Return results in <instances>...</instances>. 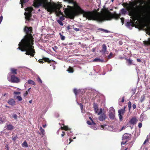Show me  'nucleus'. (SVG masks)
<instances>
[{
    "instance_id": "37998d69",
    "label": "nucleus",
    "mask_w": 150,
    "mask_h": 150,
    "mask_svg": "<svg viewBox=\"0 0 150 150\" xmlns=\"http://www.w3.org/2000/svg\"><path fill=\"white\" fill-rule=\"evenodd\" d=\"M65 135V132H64L63 131L62 132V133L61 134V136L62 137H63Z\"/></svg>"
},
{
    "instance_id": "f257e3e1",
    "label": "nucleus",
    "mask_w": 150,
    "mask_h": 150,
    "mask_svg": "<svg viewBox=\"0 0 150 150\" xmlns=\"http://www.w3.org/2000/svg\"><path fill=\"white\" fill-rule=\"evenodd\" d=\"M63 9L65 17L70 19H74L75 16L80 14H82L83 17L86 19H112L115 17L114 14L105 8L102 9L100 13L98 12L96 10L92 11H84L78 6L74 10L64 8Z\"/></svg>"
},
{
    "instance_id": "2eb2a0df",
    "label": "nucleus",
    "mask_w": 150,
    "mask_h": 150,
    "mask_svg": "<svg viewBox=\"0 0 150 150\" xmlns=\"http://www.w3.org/2000/svg\"><path fill=\"white\" fill-rule=\"evenodd\" d=\"M93 108L96 113H97L98 110V107L97 105L95 103L93 104Z\"/></svg>"
},
{
    "instance_id": "4c0bfd02",
    "label": "nucleus",
    "mask_w": 150,
    "mask_h": 150,
    "mask_svg": "<svg viewBox=\"0 0 150 150\" xmlns=\"http://www.w3.org/2000/svg\"><path fill=\"white\" fill-rule=\"evenodd\" d=\"M74 30H75L76 31H79V29L78 28H74Z\"/></svg>"
},
{
    "instance_id": "4468645a",
    "label": "nucleus",
    "mask_w": 150,
    "mask_h": 150,
    "mask_svg": "<svg viewBox=\"0 0 150 150\" xmlns=\"http://www.w3.org/2000/svg\"><path fill=\"white\" fill-rule=\"evenodd\" d=\"M96 20V21L99 23H101L105 21V20H110V19H93Z\"/></svg>"
},
{
    "instance_id": "c85d7f7f",
    "label": "nucleus",
    "mask_w": 150,
    "mask_h": 150,
    "mask_svg": "<svg viewBox=\"0 0 150 150\" xmlns=\"http://www.w3.org/2000/svg\"><path fill=\"white\" fill-rule=\"evenodd\" d=\"M113 54L112 52H111L110 54H109L108 56V59H110L112 58L113 57Z\"/></svg>"
},
{
    "instance_id": "f03ea898",
    "label": "nucleus",
    "mask_w": 150,
    "mask_h": 150,
    "mask_svg": "<svg viewBox=\"0 0 150 150\" xmlns=\"http://www.w3.org/2000/svg\"><path fill=\"white\" fill-rule=\"evenodd\" d=\"M24 30L26 35L19 42L18 45L19 47L17 49L20 50L22 52L25 51V54L33 57L35 52L33 49L34 48L33 45V38L31 34V28L26 26Z\"/></svg>"
},
{
    "instance_id": "4be33fe9",
    "label": "nucleus",
    "mask_w": 150,
    "mask_h": 150,
    "mask_svg": "<svg viewBox=\"0 0 150 150\" xmlns=\"http://www.w3.org/2000/svg\"><path fill=\"white\" fill-rule=\"evenodd\" d=\"M100 67L99 66H97L94 68V70L97 73H98L100 69Z\"/></svg>"
},
{
    "instance_id": "680f3d73",
    "label": "nucleus",
    "mask_w": 150,
    "mask_h": 150,
    "mask_svg": "<svg viewBox=\"0 0 150 150\" xmlns=\"http://www.w3.org/2000/svg\"><path fill=\"white\" fill-rule=\"evenodd\" d=\"M113 1H114V0H111V1L112 2H113Z\"/></svg>"
},
{
    "instance_id": "5701e85b",
    "label": "nucleus",
    "mask_w": 150,
    "mask_h": 150,
    "mask_svg": "<svg viewBox=\"0 0 150 150\" xmlns=\"http://www.w3.org/2000/svg\"><path fill=\"white\" fill-rule=\"evenodd\" d=\"M67 71H68L69 73H72L74 72V70L73 68L71 67H69L68 69H67Z\"/></svg>"
},
{
    "instance_id": "b1692460",
    "label": "nucleus",
    "mask_w": 150,
    "mask_h": 150,
    "mask_svg": "<svg viewBox=\"0 0 150 150\" xmlns=\"http://www.w3.org/2000/svg\"><path fill=\"white\" fill-rule=\"evenodd\" d=\"M64 20V19H58L57 22L60 25L62 26L63 24L62 22V21Z\"/></svg>"
},
{
    "instance_id": "cd10ccee",
    "label": "nucleus",
    "mask_w": 150,
    "mask_h": 150,
    "mask_svg": "<svg viewBox=\"0 0 150 150\" xmlns=\"http://www.w3.org/2000/svg\"><path fill=\"white\" fill-rule=\"evenodd\" d=\"M59 35H60V38L62 40H64L65 39V37L62 35L61 33H59Z\"/></svg>"
},
{
    "instance_id": "423d86ee",
    "label": "nucleus",
    "mask_w": 150,
    "mask_h": 150,
    "mask_svg": "<svg viewBox=\"0 0 150 150\" xmlns=\"http://www.w3.org/2000/svg\"><path fill=\"white\" fill-rule=\"evenodd\" d=\"M98 115H99L98 119L100 121H103L106 118L105 114L103 112L102 109L101 108L100 109V111L98 113Z\"/></svg>"
},
{
    "instance_id": "ddd939ff",
    "label": "nucleus",
    "mask_w": 150,
    "mask_h": 150,
    "mask_svg": "<svg viewBox=\"0 0 150 150\" xmlns=\"http://www.w3.org/2000/svg\"><path fill=\"white\" fill-rule=\"evenodd\" d=\"M29 0H21L20 4L21 5V8H23L24 4L27 2Z\"/></svg>"
},
{
    "instance_id": "774afa93",
    "label": "nucleus",
    "mask_w": 150,
    "mask_h": 150,
    "mask_svg": "<svg viewBox=\"0 0 150 150\" xmlns=\"http://www.w3.org/2000/svg\"><path fill=\"white\" fill-rule=\"evenodd\" d=\"M120 11H122V9H121V10H120Z\"/></svg>"
},
{
    "instance_id": "c03bdc74",
    "label": "nucleus",
    "mask_w": 150,
    "mask_h": 150,
    "mask_svg": "<svg viewBox=\"0 0 150 150\" xmlns=\"http://www.w3.org/2000/svg\"><path fill=\"white\" fill-rule=\"evenodd\" d=\"M38 62H39L40 63H42L43 62V61L42 59H39L38 60Z\"/></svg>"
},
{
    "instance_id": "e2e57ef3",
    "label": "nucleus",
    "mask_w": 150,
    "mask_h": 150,
    "mask_svg": "<svg viewBox=\"0 0 150 150\" xmlns=\"http://www.w3.org/2000/svg\"><path fill=\"white\" fill-rule=\"evenodd\" d=\"M6 107H8V106H7V105H6L5 106Z\"/></svg>"
},
{
    "instance_id": "13d9d810",
    "label": "nucleus",
    "mask_w": 150,
    "mask_h": 150,
    "mask_svg": "<svg viewBox=\"0 0 150 150\" xmlns=\"http://www.w3.org/2000/svg\"><path fill=\"white\" fill-rule=\"evenodd\" d=\"M6 93H5L4 94V95H3V96H6Z\"/></svg>"
},
{
    "instance_id": "dca6fc26",
    "label": "nucleus",
    "mask_w": 150,
    "mask_h": 150,
    "mask_svg": "<svg viewBox=\"0 0 150 150\" xmlns=\"http://www.w3.org/2000/svg\"><path fill=\"white\" fill-rule=\"evenodd\" d=\"M118 112L120 119V120H121L122 119V115H121L122 114V109H121L120 110H119L118 111Z\"/></svg>"
},
{
    "instance_id": "f704fd0d",
    "label": "nucleus",
    "mask_w": 150,
    "mask_h": 150,
    "mask_svg": "<svg viewBox=\"0 0 150 150\" xmlns=\"http://www.w3.org/2000/svg\"><path fill=\"white\" fill-rule=\"evenodd\" d=\"M17 98L19 101H21L22 100V98L20 96H18L17 97Z\"/></svg>"
},
{
    "instance_id": "49530a36",
    "label": "nucleus",
    "mask_w": 150,
    "mask_h": 150,
    "mask_svg": "<svg viewBox=\"0 0 150 150\" xmlns=\"http://www.w3.org/2000/svg\"><path fill=\"white\" fill-rule=\"evenodd\" d=\"M15 94H18L20 93L19 92H14Z\"/></svg>"
},
{
    "instance_id": "f3484780",
    "label": "nucleus",
    "mask_w": 150,
    "mask_h": 150,
    "mask_svg": "<svg viewBox=\"0 0 150 150\" xmlns=\"http://www.w3.org/2000/svg\"><path fill=\"white\" fill-rule=\"evenodd\" d=\"M22 146L23 147H28V144L26 141H24L23 142L22 144Z\"/></svg>"
},
{
    "instance_id": "3c124183",
    "label": "nucleus",
    "mask_w": 150,
    "mask_h": 150,
    "mask_svg": "<svg viewBox=\"0 0 150 150\" xmlns=\"http://www.w3.org/2000/svg\"><path fill=\"white\" fill-rule=\"evenodd\" d=\"M32 102V100H31L29 101V103H31Z\"/></svg>"
},
{
    "instance_id": "1a4fd4ad",
    "label": "nucleus",
    "mask_w": 150,
    "mask_h": 150,
    "mask_svg": "<svg viewBox=\"0 0 150 150\" xmlns=\"http://www.w3.org/2000/svg\"><path fill=\"white\" fill-rule=\"evenodd\" d=\"M7 102L9 105L12 106H13L15 105V101L12 98L8 100Z\"/></svg>"
},
{
    "instance_id": "5fc2aeb1",
    "label": "nucleus",
    "mask_w": 150,
    "mask_h": 150,
    "mask_svg": "<svg viewBox=\"0 0 150 150\" xmlns=\"http://www.w3.org/2000/svg\"><path fill=\"white\" fill-rule=\"evenodd\" d=\"M2 21V19H0V24H1Z\"/></svg>"
},
{
    "instance_id": "412c9836",
    "label": "nucleus",
    "mask_w": 150,
    "mask_h": 150,
    "mask_svg": "<svg viewBox=\"0 0 150 150\" xmlns=\"http://www.w3.org/2000/svg\"><path fill=\"white\" fill-rule=\"evenodd\" d=\"M107 126H108L105 125H101L100 127V129H101L105 130L107 128Z\"/></svg>"
},
{
    "instance_id": "9b49d317",
    "label": "nucleus",
    "mask_w": 150,
    "mask_h": 150,
    "mask_svg": "<svg viewBox=\"0 0 150 150\" xmlns=\"http://www.w3.org/2000/svg\"><path fill=\"white\" fill-rule=\"evenodd\" d=\"M7 129L8 130H11L14 129V127L11 124H6Z\"/></svg>"
},
{
    "instance_id": "a18cd8bd",
    "label": "nucleus",
    "mask_w": 150,
    "mask_h": 150,
    "mask_svg": "<svg viewBox=\"0 0 150 150\" xmlns=\"http://www.w3.org/2000/svg\"><path fill=\"white\" fill-rule=\"evenodd\" d=\"M67 30H69L71 29L70 26L69 25V26H67Z\"/></svg>"
},
{
    "instance_id": "7c9ffc66",
    "label": "nucleus",
    "mask_w": 150,
    "mask_h": 150,
    "mask_svg": "<svg viewBox=\"0 0 150 150\" xmlns=\"http://www.w3.org/2000/svg\"><path fill=\"white\" fill-rule=\"evenodd\" d=\"M77 103L79 105H80L81 110L83 109V105L81 103H79L78 102H77Z\"/></svg>"
},
{
    "instance_id": "20e7f679",
    "label": "nucleus",
    "mask_w": 150,
    "mask_h": 150,
    "mask_svg": "<svg viewBox=\"0 0 150 150\" xmlns=\"http://www.w3.org/2000/svg\"><path fill=\"white\" fill-rule=\"evenodd\" d=\"M8 80L10 82L13 83H17L20 81V80L18 77L14 75H10L8 74Z\"/></svg>"
},
{
    "instance_id": "09e8293b",
    "label": "nucleus",
    "mask_w": 150,
    "mask_h": 150,
    "mask_svg": "<svg viewBox=\"0 0 150 150\" xmlns=\"http://www.w3.org/2000/svg\"><path fill=\"white\" fill-rule=\"evenodd\" d=\"M27 20H26V21H25V23L27 22L28 21H30L31 19H27Z\"/></svg>"
},
{
    "instance_id": "4d7b16f0",
    "label": "nucleus",
    "mask_w": 150,
    "mask_h": 150,
    "mask_svg": "<svg viewBox=\"0 0 150 150\" xmlns=\"http://www.w3.org/2000/svg\"><path fill=\"white\" fill-rule=\"evenodd\" d=\"M31 89V88H29L28 90V91H30V89Z\"/></svg>"
},
{
    "instance_id": "0e129e2a",
    "label": "nucleus",
    "mask_w": 150,
    "mask_h": 150,
    "mask_svg": "<svg viewBox=\"0 0 150 150\" xmlns=\"http://www.w3.org/2000/svg\"><path fill=\"white\" fill-rule=\"evenodd\" d=\"M76 138V137H74L73 138L74 139H75Z\"/></svg>"
},
{
    "instance_id": "a878e982",
    "label": "nucleus",
    "mask_w": 150,
    "mask_h": 150,
    "mask_svg": "<svg viewBox=\"0 0 150 150\" xmlns=\"http://www.w3.org/2000/svg\"><path fill=\"white\" fill-rule=\"evenodd\" d=\"M103 60L99 58H95L93 60L94 62H102Z\"/></svg>"
},
{
    "instance_id": "aec40b11",
    "label": "nucleus",
    "mask_w": 150,
    "mask_h": 150,
    "mask_svg": "<svg viewBox=\"0 0 150 150\" xmlns=\"http://www.w3.org/2000/svg\"><path fill=\"white\" fill-rule=\"evenodd\" d=\"M98 30H100L103 31L104 32L106 33H108L110 32L109 31L105 29H104L101 28H99L98 29Z\"/></svg>"
},
{
    "instance_id": "e433bc0d",
    "label": "nucleus",
    "mask_w": 150,
    "mask_h": 150,
    "mask_svg": "<svg viewBox=\"0 0 150 150\" xmlns=\"http://www.w3.org/2000/svg\"><path fill=\"white\" fill-rule=\"evenodd\" d=\"M13 117L15 119H16L17 117V116L16 114H14L13 115Z\"/></svg>"
},
{
    "instance_id": "39448f33",
    "label": "nucleus",
    "mask_w": 150,
    "mask_h": 150,
    "mask_svg": "<svg viewBox=\"0 0 150 150\" xmlns=\"http://www.w3.org/2000/svg\"><path fill=\"white\" fill-rule=\"evenodd\" d=\"M33 10V8L32 7H30L26 8L25 11H28V12H25V19H31L30 18L32 16L31 12Z\"/></svg>"
},
{
    "instance_id": "473e14b6",
    "label": "nucleus",
    "mask_w": 150,
    "mask_h": 150,
    "mask_svg": "<svg viewBox=\"0 0 150 150\" xmlns=\"http://www.w3.org/2000/svg\"><path fill=\"white\" fill-rule=\"evenodd\" d=\"M78 91L79 90H77L76 89H74V92L76 95H77Z\"/></svg>"
},
{
    "instance_id": "bb28decb",
    "label": "nucleus",
    "mask_w": 150,
    "mask_h": 150,
    "mask_svg": "<svg viewBox=\"0 0 150 150\" xmlns=\"http://www.w3.org/2000/svg\"><path fill=\"white\" fill-rule=\"evenodd\" d=\"M119 105L121 106H122V99L120 98L118 100Z\"/></svg>"
},
{
    "instance_id": "f8f14e48",
    "label": "nucleus",
    "mask_w": 150,
    "mask_h": 150,
    "mask_svg": "<svg viewBox=\"0 0 150 150\" xmlns=\"http://www.w3.org/2000/svg\"><path fill=\"white\" fill-rule=\"evenodd\" d=\"M16 69H15L14 68H11V72L9 73L10 75H11L12 74H17Z\"/></svg>"
},
{
    "instance_id": "a19ab883",
    "label": "nucleus",
    "mask_w": 150,
    "mask_h": 150,
    "mask_svg": "<svg viewBox=\"0 0 150 150\" xmlns=\"http://www.w3.org/2000/svg\"><path fill=\"white\" fill-rule=\"evenodd\" d=\"M17 137H12V140L14 141H15Z\"/></svg>"
},
{
    "instance_id": "79ce46f5",
    "label": "nucleus",
    "mask_w": 150,
    "mask_h": 150,
    "mask_svg": "<svg viewBox=\"0 0 150 150\" xmlns=\"http://www.w3.org/2000/svg\"><path fill=\"white\" fill-rule=\"evenodd\" d=\"M81 112L83 113H85L86 112L85 110L82 109L81 110Z\"/></svg>"
},
{
    "instance_id": "9d476101",
    "label": "nucleus",
    "mask_w": 150,
    "mask_h": 150,
    "mask_svg": "<svg viewBox=\"0 0 150 150\" xmlns=\"http://www.w3.org/2000/svg\"><path fill=\"white\" fill-rule=\"evenodd\" d=\"M107 51V47L105 44H103L102 45V48L100 51V52H102L103 54H105V53Z\"/></svg>"
},
{
    "instance_id": "c9c22d12",
    "label": "nucleus",
    "mask_w": 150,
    "mask_h": 150,
    "mask_svg": "<svg viewBox=\"0 0 150 150\" xmlns=\"http://www.w3.org/2000/svg\"><path fill=\"white\" fill-rule=\"evenodd\" d=\"M4 121L2 120V118L0 117V124L4 123Z\"/></svg>"
},
{
    "instance_id": "a211bd4d",
    "label": "nucleus",
    "mask_w": 150,
    "mask_h": 150,
    "mask_svg": "<svg viewBox=\"0 0 150 150\" xmlns=\"http://www.w3.org/2000/svg\"><path fill=\"white\" fill-rule=\"evenodd\" d=\"M40 130L41 132V133L40 134L42 136H43L45 134V130L41 127H40Z\"/></svg>"
},
{
    "instance_id": "052dcab7",
    "label": "nucleus",
    "mask_w": 150,
    "mask_h": 150,
    "mask_svg": "<svg viewBox=\"0 0 150 150\" xmlns=\"http://www.w3.org/2000/svg\"><path fill=\"white\" fill-rule=\"evenodd\" d=\"M57 134H58V133H59V130H58L57 132Z\"/></svg>"
},
{
    "instance_id": "6ab92c4d",
    "label": "nucleus",
    "mask_w": 150,
    "mask_h": 150,
    "mask_svg": "<svg viewBox=\"0 0 150 150\" xmlns=\"http://www.w3.org/2000/svg\"><path fill=\"white\" fill-rule=\"evenodd\" d=\"M28 83L29 84H31L33 85H35V83L31 80H28Z\"/></svg>"
},
{
    "instance_id": "69168bd1",
    "label": "nucleus",
    "mask_w": 150,
    "mask_h": 150,
    "mask_svg": "<svg viewBox=\"0 0 150 150\" xmlns=\"http://www.w3.org/2000/svg\"><path fill=\"white\" fill-rule=\"evenodd\" d=\"M121 22L122 23V19H121Z\"/></svg>"
},
{
    "instance_id": "72a5a7b5",
    "label": "nucleus",
    "mask_w": 150,
    "mask_h": 150,
    "mask_svg": "<svg viewBox=\"0 0 150 150\" xmlns=\"http://www.w3.org/2000/svg\"><path fill=\"white\" fill-rule=\"evenodd\" d=\"M87 123L88 125H93V124L92 123V122H91L90 121H87Z\"/></svg>"
},
{
    "instance_id": "393cba45",
    "label": "nucleus",
    "mask_w": 150,
    "mask_h": 150,
    "mask_svg": "<svg viewBox=\"0 0 150 150\" xmlns=\"http://www.w3.org/2000/svg\"><path fill=\"white\" fill-rule=\"evenodd\" d=\"M89 118L91 121L92 122V123L93 124L96 125V123L95 122V119L94 118H93V119H92L90 117H89Z\"/></svg>"
},
{
    "instance_id": "864d4df0",
    "label": "nucleus",
    "mask_w": 150,
    "mask_h": 150,
    "mask_svg": "<svg viewBox=\"0 0 150 150\" xmlns=\"http://www.w3.org/2000/svg\"><path fill=\"white\" fill-rule=\"evenodd\" d=\"M3 16H1L0 17V19H3Z\"/></svg>"
},
{
    "instance_id": "bf43d9fd",
    "label": "nucleus",
    "mask_w": 150,
    "mask_h": 150,
    "mask_svg": "<svg viewBox=\"0 0 150 150\" xmlns=\"http://www.w3.org/2000/svg\"><path fill=\"white\" fill-rule=\"evenodd\" d=\"M121 130H122V128H121L120 129V131H121Z\"/></svg>"
},
{
    "instance_id": "6e6552de",
    "label": "nucleus",
    "mask_w": 150,
    "mask_h": 150,
    "mask_svg": "<svg viewBox=\"0 0 150 150\" xmlns=\"http://www.w3.org/2000/svg\"><path fill=\"white\" fill-rule=\"evenodd\" d=\"M63 127H61V128L62 129H64L66 131H67V134L69 136H71L72 134V132L71 131L70 129L68 128L67 126H65L64 124Z\"/></svg>"
},
{
    "instance_id": "6e6d98bb",
    "label": "nucleus",
    "mask_w": 150,
    "mask_h": 150,
    "mask_svg": "<svg viewBox=\"0 0 150 150\" xmlns=\"http://www.w3.org/2000/svg\"><path fill=\"white\" fill-rule=\"evenodd\" d=\"M92 50H93V51H93V52H94L95 51V49H93H93H92Z\"/></svg>"
},
{
    "instance_id": "338daca9",
    "label": "nucleus",
    "mask_w": 150,
    "mask_h": 150,
    "mask_svg": "<svg viewBox=\"0 0 150 150\" xmlns=\"http://www.w3.org/2000/svg\"><path fill=\"white\" fill-rule=\"evenodd\" d=\"M121 145H122V142H121Z\"/></svg>"
},
{
    "instance_id": "8fccbe9b",
    "label": "nucleus",
    "mask_w": 150,
    "mask_h": 150,
    "mask_svg": "<svg viewBox=\"0 0 150 150\" xmlns=\"http://www.w3.org/2000/svg\"><path fill=\"white\" fill-rule=\"evenodd\" d=\"M52 66L53 69H55V67L54 65H52Z\"/></svg>"
},
{
    "instance_id": "ea45409f",
    "label": "nucleus",
    "mask_w": 150,
    "mask_h": 150,
    "mask_svg": "<svg viewBox=\"0 0 150 150\" xmlns=\"http://www.w3.org/2000/svg\"><path fill=\"white\" fill-rule=\"evenodd\" d=\"M28 94V93L27 91H26L25 93H24L23 96L24 97H26Z\"/></svg>"
},
{
    "instance_id": "2f4dec72",
    "label": "nucleus",
    "mask_w": 150,
    "mask_h": 150,
    "mask_svg": "<svg viewBox=\"0 0 150 150\" xmlns=\"http://www.w3.org/2000/svg\"><path fill=\"white\" fill-rule=\"evenodd\" d=\"M95 125L93 124L92 125L91 127V128L92 129H93L94 130H96L97 129V128L95 126Z\"/></svg>"
},
{
    "instance_id": "58836bf2",
    "label": "nucleus",
    "mask_w": 150,
    "mask_h": 150,
    "mask_svg": "<svg viewBox=\"0 0 150 150\" xmlns=\"http://www.w3.org/2000/svg\"><path fill=\"white\" fill-rule=\"evenodd\" d=\"M44 61H45V62H50V60L48 58H45L44 59Z\"/></svg>"
},
{
    "instance_id": "7ed1b4c3",
    "label": "nucleus",
    "mask_w": 150,
    "mask_h": 150,
    "mask_svg": "<svg viewBox=\"0 0 150 150\" xmlns=\"http://www.w3.org/2000/svg\"><path fill=\"white\" fill-rule=\"evenodd\" d=\"M34 5L36 8L42 6L48 12H55L57 16L60 17L59 19H63L62 17L64 16L63 13L60 10L62 7L61 4L48 2L47 0H34Z\"/></svg>"
},
{
    "instance_id": "603ef678",
    "label": "nucleus",
    "mask_w": 150,
    "mask_h": 150,
    "mask_svg": "<svg viewBox=\"0 0 150 150\" xmlns=\"http://www.w3.org/2000/svg\"><path fill=\"white\" fill-rule=\"evenodd\" d=\"M46 126V125L45 124V125H43V127L44 128H45V127Z\"/></svg>"
},
{
    "instance_id": "0eeeda50",
    "label": "nucleus",
    "mask_w": 150,
    "mask_h": 150,
    "mask_svg": "<svg viewBox=\"0 0 150 150\" xmlns=\"http://www.w3.org/2000/svg\"><path fill=\"white\" fill-rule=\"evenodd\" d=\"M109 117L112 119L115 118V110L112 107H111L109 110Z\"/></svg>"
},
{
    "instance_id": "de8ad7c7",
    "label": "nucleus",
    "mask_w": 150,
    "mask_h": 150,
    "mask_svg": "<svg viewBox=\"0 0 150 150\" xmlns=\"http://www.w3.org/2000/svg\"><path fill=\"white\" fill-rule=\"evenodd\" d=\"M69 139V141H70V142H69V144H70V143L72 141V140H71V139L70 138Z\"/></svg>"
},
{
    "instance_id": "c756f323",
    "label": "nucleus",
    "mask_w": 150,
    "mask_h": 150,
    "mask_svg": "<svg viewBox=\"0 0 150 150\" xmlns=\"http://www.w3.org/2000/svg\"><path fill=\"white\" fill-rule=\"evenodd\" d=\"M37 80L40 83H42V81L39 76L38 77Z\"/></svg>"
}]
</instances>
